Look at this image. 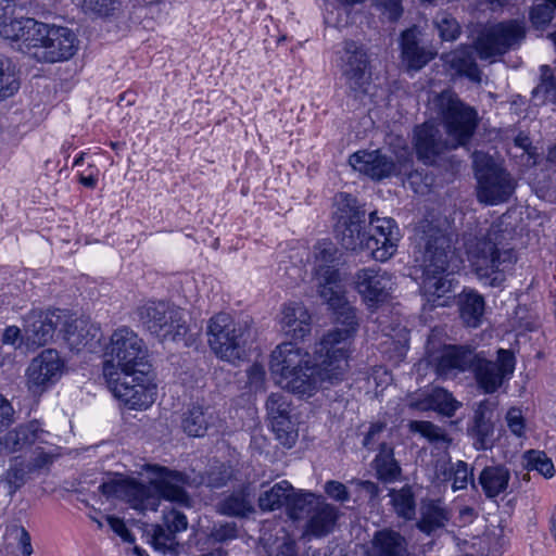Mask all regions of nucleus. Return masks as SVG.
I'll use <instances>...</instances> for the list:
<instances>
[{"label": "nucleus", "instance_id": "f257e3e1", "mask_svg": "<svg viewBox=\"0 0 556 556\" xmlns=\"http://www.w3.org/2000/svg\"><path fill=\"white\" fill-rule=\"evenodd\" d=\"M148 470L156 475L148 484L135 479H114L103 482L99 490L106 497L124 500L141 513L155 511L161 500L175 503L182 507H191V497L185 488H197L205 483L211 489H220L230 478L227 469L218 467L207 472L206 477L169 470L166 467L149 465Z\"/></svg>", "mask_w": 556, "mask_h": 556}, {"label": "nucleus", "instance_id": "f03ea898", "mask_svg": "<svg viewBox=\"0 0 556 556\" xmlns=\"http://www.w3.org/2000/svg\"><path fill=\"white\" fill-rule=\"evenodd\" d=\"M437 105L447 134L446 139L438 125L426 122L415 128L414 147L417 157L432 165L437 156L447 149L466 144L477 127V112L462 102L456 94L443 91L437 98Z\"/></svg>", "mask_w": 556, "mask_h": 556}, {"label": "nucleus", "instance_id": "7ed1b4c3", "mask_svg": "<svg viewBox=\"0 0 556 556\" xmlns=\"http://www.w3.org/2000/svg\"><path fill=\"white\" fill-rule=\"evenodd\" d=\"M308 354L292 342L278 345L271 353L269 366L276 383L292 393L312 395L318 388H328L344 379L340 365L319 355L317 345L313 366L308 365Z\"/></svg>", "mask_w": 556, "mask_h": 556}, {"label": "nucleus", "instance_id": "20e7f679", "mask_svg": "<svg viewBox=\"0 0 556 556\" xmlns=\"http://www.w3.org/2000/svg\"><path fill=\"white\" fill-rule=\"evenodd\" d=\"M317 292L325 303L334 312L336 327L326 332L317 343V353L328 356L332 364L340 365L345 376L351 340L358 326L356 309L346 301L340 274L332 268H321L317 276Z\"/></svg>", "mask_w": 556, "mask_h": 556}, {"label": "nucleus", "instance_id": "39448f33", "mask_svg": "<svg viewBox=\"0 0 556 556\" xmlns=\"http://www.w3.org/2000/svg\"><path fill=\"white\" fill-rule=\"evenodd\" d=\"M451 252V240L443 229L427 219L415 228L413 257L422 271L425 293L440 296L450 288L444 278Z\"/></svg>", "mask_w": 556, "mask_h": 556}, {"label": "nucleus", "instance_id": "423d86ee", "mask_svg": "<svg viewBox=\"0 0 556 556\" xmlns=\"http://www.w3.org/2000/svg\"><path fill=\"white\" fill-rule=\"evenodd\" d=\"M103 376L112 379L114 376L127 372L144 374L149 369L148 350L141 338L128 327L117 328L111 336L104 351Z\"/></svg>", "mask_w": 556, "mask_h": 556}, {"label": "nucleus", "instance_id": "0eeeda50", "mask_svg": "<svg viewBox=\"0 0 556 556\" xmlns=\"http://www.w3.org/2000/svg\"><path fill=\"white\" fill-rule=\"evenodd\" d=\"M142 328L161 341H177L188 332L186 312L167 301H147L136 309Z\"/></svg>", "mask_w": 556, "mask_h": 556}, {"label": "nucleus", "instance_id": "6e6552de", "mask_svg": "<svg viewBox=\"0 0 556 556\" xmlns=\"http://www.w3.org/2000/svg\"><path fill=\"white\" fill-rule=\"evenodd\" d=\"M334 204L337 238L345 250L363 251L364 245L375 243L372 239L366 241L368 238L367 212L353 195L341 192L334 197Z\"/></svg>", "mask_w": 556, "mask_h": 556}, {"label": "nucleus", "instance_id": "1a4fd4ad", "mask_svg": "<svg viewBox=\"0 0 556 556\" xmlns=\"http://www.w3.org/2000/svg\"><path fill=\"white\" fill-rule=\"evenodd\" d=\"M349 163L355 170L378 181L392 176L407 175L410 185L415 188L417 180H421L420 173L410 172L412 157L409 155L395 163L392 157L381 153L380 150H362L353 153Z\"/></svg>", "mask_w": 556, "mask_h": 556}, {"label": "nucleus", "instance_id": "9d476101", "mask_svg": "<svg viewBox=\"0 0 556 556\" xmlns=\"http://www.w3.org/2000/svg\"><path fill=\"white\" fill-rule=\"evenodd\" d=\"M38 41L29 55L39 62L55 63L71 59L78 46L75 33L63 26L42 23L38 33Z\"/></svg>", "mask_w": 556, "mask_h": 556}, {"label": "nucleus", "instance_id": "9b49d317", "mask_svg": "<svg viewBox=\"0 0 556 556\" xmlns=\"http://www.w3.org/2000/svg\"><path fill=\"white\" fill-rule=\"evenodd\" d=\"M207 342L217 357L233 362L243 349L242 327L227 313L212 316L206 326Z\"/></svg>", "mask_w": 556, "mask_h": 556}, {"label": "nucleus", "instance_id": "f8f14e48", "mask_svg": "<svg viewBox=\"0 0 556 556\" xmlns=\"http://www.w3.org/2000/svg\"><path fill=\"white\" fill-rule=\"evenodd\" d=\"M437 372L440 377L451 378L458 371L470 370L475 374L479 388L486 393V357L484 352L475 353L463 346H447L437 359Z\"/></svg>", "mask_w": 556, "mask_h": 556}, {"label": "nucleus", "instance_id": "ddd939ff", "mask_svg": "<svg viewBox=\"0 0 556 556\" xmlns=\"http://www.w3.org/2000/svg\"><path fill=\"white\" fill-rule=\"evenodd\" d=\"M341 72L345 85L355 98L365 94L371 80L369 56L365 47L354 40L343 42Z\"/></svg>", "mask_w": 556, "mask_h": 556}, {"label": "nucleus", "instance_id": "4468645a", "mask_svg": "<svg viewBox=\"0 0 556 556\" xmlns=\"http://www.w3.org/2000/svg\"><path fill=\"white\" fill-rule=\"evenodd\" d=\"M147 372H127L106 379L115 397L130 408H147L154 402V387L146 384Z\"/></svg>", "mask_w": 556, "mask_h": 556}, {"label": "nucleus", "instance_id": "2eb2a0df", "mask_svg": "<svg viewBox=\"0 0 556 556\" xmlns=\"http://www.w3.org/2000/svg\"><path fill=\"white\" fill-rule=\"evenodd\" d=\"M353 282L356 291L369 307L386 302L395 286L394 276L380 267H366L358 269Z\"/></svg>", "mask_w": 556, "mask_h": 556}, {"label": "nucleus", "instance_id": "dca6fc26", "mask_svg": "<svg viewBox=\"0 0 556 556\" xmlns=\"http://www.w3.org/2000/svg\"><path fill=\"white\" fill-rule=\"evenodd\" d=\"M64 362L53 349L43 350L34 357L26 370L27 387L33 393H41L62 376Z\"/></svg>", "mask_w": 556, "mask_h": 556}, {"label": "nucleus", "instance_id": "f3484780", "mask_svg": "<svg viewBox=\"0 0 556 556\" xmlns=\"http://www.w3.org/2000/svg\"><path fill=\"white\" fill-rule=\"evenodd\" d=\"M492 140L503 142L507 155L522 168L534 167L539 162L538 149L526 131L514 127L489 129V141Z\"/></svg>", "mask_w": 556, "mask_h": 556}, {"label": "nucleus", "instance_id": "a211bd4d", "mask_svg": "<svg viewBox=\"0 0 556 556\" xmlns=\"http://www.w3.org/2000/svg\"><path fill=\"white\" fill-rule=\"evenodd\" d=\"M65 312L61 309H31L23 318V330L28 343L40 346L48 343L60 330Z\"/></svg>", "mask_w": 556, "mask_h": 556}, {"label": "nucleus", "instance_id": "6ab92c4d", "mask_svg": "<svg viewBox=\"0 0 556 556\" xmlns=\"http://www.w3.org/2000/svg\"><path fill=\"white\" fill-rule=\"evenodd\" d=\"M60 332L68 348L76 352L85 349L94 352L102 338L101 329L97 324L87 318L73 319L66 312Z\"/></svg>", "mask_w": 556, "mask_h": 556}, {"label": "nucleus", "instance_id": "aec40b11", "mask_svg": "<svg viewBox=\"0 0 556 556\" xmlns=\"http://www.w3.org/2000/svg\"><path fill=\"white\" fill-rule=\"evenodd\" d=\"M188 528V520L184 513L176 508L163 510L161 525L153 526L151 543L153 547L163 553L177 552L178 541L176 534Z\"/></svg>", "mask_w": 556, "mask_h": 556}, {"label": "nucleus", "instance_id": "412c9836", "mask_svg": "<svg viewBox=\"0 0 556 556\" xmlns=\"http://www.w3.org/2000/svg\"><path fill=\"white\" fill-rule=\"evenodd\" d=\"M266 409L273 430L283 445L291 447L296 434L290 420V402L282 393H271L266 402Z\"/></svg>", "mask_w": 556, "mask_h": 556}, {"label": "nucleus", "instance_id": "4be33fe9", "mask_svg": "<svg viewBox=\"0 0 556 556\" xmlns=\"http://www.w3.org/2000/svg\"><path fill=\"white\" fill-rule=\"evenodd\" d=\"M526 37L523 22L509 20L489 27V59L506 53Z\"/></svg>", "mask_w": 556, "mask_h": 556}, {"label": "nucleus", "instance_id": "5701e85b", "mask_svg": "<svg viewBox=\"0 0 556 556\" xmlns=\"http://www.w3.org/2000/svg\"><path fill=\"white\" fill-rule=\"evenodd\" d=\"M481 60L486 59V39L481 34L475 40V47H465L457 49L445 55V61L458 74L467 76L472 81L481 80V72L476 63V56Z\"/></svg>", "mask_w": 556, "mask_h": 556}, {"label": "nucleus", "instance_id": "b1692460", "mask_svg": "<svg viewBox=\"0 0 556 556\" xmlns=\"http://www.w3.org/2000/svg\"><path fill=\"white\" fill-rule=\"evenodd\" d=\"M364 553L365 556H412L406 538L392 528L375 531Z\"/></svg>", "mask_w": 556, "mask_h": 556}, {"label": "nucleus", "instance_id": "393cba45", "mask_svg": "<svg viewBox=\"0 0 556 556\" xmlns=\"http://www.w3.org/2000/svg\"><path fill=\"white\" fill-rule=\"evenodd\" d=\"M518 179L504 166L489 156V205L506 203L514 195Z\"/></svg>", "mask_w": 556, "mask_h": 556}, {"label": "nucleus", "instance_id": "a878e982", "mask_svg": "<svg viewBox=\"0 0 556 556\" xmlns=\"http://www.w3.org/2000/svg\"><path fill=\"white\" fill-rule=\"evenodd\" d=\"M369 227L368 235L383 237V247H380V249L376 248L374 260L378 262L388 261L396 252L402 237L395 220L389 217L380 218L376 212H371L369 214Z\"/></svg>", "mask_w": 556, "mask_h": 556}, {"label": "nucleus", "instance_id": "bb28decb", "mask_svg": "<svg viewBox=\"0 0 556 556\" xmlns=\"http://www.w3.org/2000/svg\"><path fill=\"white\" fill-rule=\"evenodd\" d=\"M451 517V511L441 500L425 498L419 505V519L416 522V528L431 536L444 529Z\"/></svg>", "mask_w": 556, "mask_h": 556}, {"label": "nucleus", "instance_id": "cd10ccee", "mask_svg": "<svg viewBox=\"0 0 556 556\" xmlns=\"http://www.w3.org/2000/svg\"><path fill=\"white\" fill-rule=\"evenodd\" d=\"M40 22L34 18H18L3 22L0 24V36L4 39L21 42V50L29 55L36 41H38V33L41 27Z\"/></svg>", "mask_w": 556, "mask_h": 556}, {"label": "nucleus", "instance_id": "c85d7f7f", "mask_svg": "<svg viewBox=\"0 0 556 556\" xmlns=\"http://www.w3.org/2000/svg\"><path fill=\"white\" fill-rule=\"evenodd\" d=\"M46 434L47 431L41 428L40 422L38 420H31L8 431L4 437L1 438V443L8 452L16 453L33 444L45 443Z\"/></svg>", "mask_w": 556, "mask_h": 556}, {"label": "nucleus", "instance_id": "c756f323", "mask_svg": "<svg viewBox=\"0 0 556 556\" xmlns=\"http://www.w3.org/2000/svg\"><path fill=\"white\" fill-rule=\"evenodd\" d=\"M281 314V328L288 337L300 340L311 332V314L302 303L285 305Z\"/></svg>", "mask_w": 556, "mask_h": 556}, {"label": "nucleus", "instance_id": "7c9ffc66", "mask_svg": "<svg viewBox=\"0 0 556 556\" xmlns=\"http://www.w3.org/2000/svg\"><path fill=\"white\" fill-rule=\"evenodd\" d=\"M30 475L31 467L23 457H11L8 467L0 475V493L12 500L30 479Z\"/></svg>", "mask_w": 556, "mask_h": 556}, {"label": "nucleus", "instance_id": "2f4dec72", "mask_svg": "<svg viewBox=\"0 0 556 556\" xmlns=\"http://www.w3.org/2000/svg\"><path fill=\"white\" fill-rule=\"evenodd\" d=\"M338 517V508L323 500L308 516L304 535L317 539L328 535L333 531Z\"/></svg>", "mask_w": 556, "mask_h": 556}, {"label": "nucleus", "instance_id": "473e14b6", "mask_svg": "<svg viewBox=\"0 0 556 556\" xmlns=\"http://www.w3.org/2000/svg\"><path fill=\"white\" fill-rule=\"evenodd\" d=\"M401 48L403 62L408 70L419 71L428 64L435 55L429 49L420 47L414 29H406L402 33Z\"/></svg>", "mask_w": 556, "mask_h": 556}, {"label": "nucleus", "instance_id": "72a5a7b5", "mask_svg": "<svg viewBox=\"0 0 556 556\" xmlns=\"http://www.w3.org/2000/svg\"><path fill=\"white\" fill-rule=\"evenodd\" d=\"M216 420L217 417L212 408L192 406L184 414L182 428L190 437H203Z\"/></svg>", "mask_w": 556, "mask_h": 556}, {"label": "nucleus", "instance_id": "f704fd0d", "mask_svg": "<svg viewBox=\"0 0 556 556\" xmlns=\"http://www.w3.org/2000/svg\"><path fill=\"white\" fill-rule=\"evenodd\" d=\"M515 262L516 255L511 249H493L489 257V286H502Z\"/></svg>", "mask_w": 556, "mask_h": 556}, {"label": "nucleus", "instance_id": "c9c22d12", "mask_svg": "<svg viewBox=\"0 0 556 556\" xmlns=\"http://www.w3.org/2000/svg\"><path fill=\"white\" fill-rule=\"evenodd\" d=\"M459 314L464 324L468 327H478L484 314V298L473 290L463 291L459 295Z\"/></svg>", "mask_w": 556, "mask_h": 556}, {"label": "nucleus", "instance_id": "e433bc0d", "mask_svg": "<svg viewBox=\"0 0 556 556\" xmlns=\"http://www.w3.org/2000/svg\"><path fill=\"white\" fill-rule=\"evenodd\" d=\"M515 356L511 351L500 349L495 363L489 362V393L495 392L504 380L514 372Z\"/></svg>", "mask_w": 556, "mask_h": 556}, {"label": "nucleus", "instance_id": "4c0bfd02", "mask_svg": "<svg viewBox=\"0 0 556 556\" xmlns=\"http://www.w3.org/2000/svg\"><path fill=\"white\" fill-rule=\"evenodd\" d=\"M323 500L311 492L302 490L292 492L287 504L288 516L293 520L308 518Z\"/></svg>", "mask_w": 556, "mask_h": 556}, {"label": "nucleus", "instance_id": "58836bf2", "mask_svg": "<svg viewBox=\"0 0 556 556\" xmlns=\"http://www.w3.org/2000/svg\"><path fill=\"white\" fill-rule=\"evenodd\" d=\"M379 479L386 482L395 481L401 476V467L394 458L393 447L384 442L379 443V453L374 459Z\"/></svg>", "mask_w": 556, "mask_h": 556}, {"label": "nucleus", "instance_id": "ea45409f", "mask_svg": "<svg viewBox=\"0 0 556 556\" xmlns=\"http://www.w3.org/2000/svg\"><path fill=\"white\" fill-rule=\"evenodd\" d=\"M292 485L283 480L277 482L268 490H264L258 496V506L263 511H273L287 506Z\"/></svg>", "mask_w": 556, "mask_h": 556}, {"label": "nucleus", "instance_id": "a19ab883", "mask_svg": "<svg viewBox=\"0 0 556 556\" xmlns=\"http://www.w3.org/2000/svg\"><path fill=\"white\" fill-rule=\"evenodd\" d=\"M389 495L391 496L393 510L399 518L404 520H413L415 518L416 501L412 486L404 485L399 490L391 489Z\"/></svg>", "mask_w": 556, "mask_h": 556}, {"label": "nucleus", "instance_id": "79ce46f5", "mask_svg": "<svg viewBox=\"0 0 556 556\" xmlns=\"http://www.w3.org/2000/svg\"><path fill=\"white\" fill-rule=\"evenodd\" d=\"M420 409H433L445 416H453L459 406V403L453 397L452 393L445 389H434L427 400L417 405Z\"/></svg>", "mask_w": 556, "mask_h": 556}, {"label": "nucleus", "instance_id": "37998d69", "mask_svg": "<svg viewBox=\"0 0 556 556\" xmlns=\"http://www.w3.org/2000/svg\"><path fill=\"white\" fill-rule=\"evenodd\" d=\"M469 266L479 278L486 277V240L468 239L465 243Z\"/></svg>", "mask_w": 556, "mask_h": 556}, {"label": "nucleus", "instance_id": "c03bdc74", "mask_svg": "<svg viewBox=\"0 0 556 556\" xmlns=\"http://www.w3.org/2000/svg\"><path fill=\"white\" fill-rule=\"evenodd\" d=\"M409 430L420 433L437 447L447 448L452 443V439L447 433L441 427L432 424L431 421L413 420L409 422Z\"/></svg>", "mask_w": 556, "mask_h": 556}, {"label": "nucleus", "instance_id": "a18cd8bd", "mask_svg": "<svg viewBox=\"0 0 556 556\" xmlns=\"http://www.w3.org/2000/svg\"><path fill=\"white\" fill-rule=\"evenodd\" d=\"M20 88V80L13 62L0 56V100L12 97Z\"/></svg>", "mask_w": 556, "mask_h": 556}, {"label": "nucleus", "instance_id": "49530a36", "mask_svg": "<svg viewBox=\"0 0 556 556\" xmlns=\"http://www.w3.org/2000/svg\"><path fill=\"white\" fill-rule=\"evenodd\" d=\"M217 510L226 516L244 517L253 510V507L244 494L235 493L219 502Z\"/></svg>", "mask_w": 556, "mask_h": 556}, {"label": "nucleus", "instance_id": "de8ad7c7", "mask_svg": "<svg viewBox=\"0 0 556 556\" xmlns=\"http://www.w3.org/2000/svg\"><path fill=\"white\" fill-rule=\"evenodd\" d=\"M485 413H486V402L481 401L478 407L475 410L472 422L468 427V434L473 439V445L477 450L485 448V438H486V421H485Z\"/></svg>", "mask_w": 556, "mask_h": 556}, {"label": "nucleus", "instance_id": "09e8293b", "mask_svg": "<svg viewBox=\"0 0 556 556\" xmlns=\"http://www.w3.org/2000/svg\"><path fill=\"white\" fill-rule=\"evenodd\" d=\"M556 16V0H543L530 8L529 20L535 29H545Z\"/></svg>", "mask_w": 556, "mask_h": 556}, {"label": "nucleus", "instance_id": "8fccbe9b", "mask_svg": "<svg viewBox=\"0 0 556 556\" xmlns=\"http://www.w3.org/2000/svg\"><path fill=\"white\" fill-rule=\"evenodd\" d=\"M508 517L509 511L505 510L504 513H501V516L494 520V522H496V526H494V529L491 532H489V556L502 555L503 549L507 544L504 530Z\"/></svg>", "mask_w": 556, "mask_h": 556}, {"label": "nucleus", "instance_id": "3c124183", "mask_svg": "<svg viewBox=\"0 0 556 556\" xmlns=\"http://www.w3.org/2000/svg\"><path fill=\"white\" fill-rule=\"evenodd\" d=\"M526 468L536 470L545 478H552L555 473L554 464L544 452L530 450L525 453Z\"/></svg>", "mask_w": 556, "mask_h": 556}, {"label": "nucleus", "instance_id": "603ef678", "mask_svg": "<svg viewBox=\"0 0 556 556\" xmlns=\"http://www.w3.org/2000/svg\"><path fill=\"white\" fill-rule=\"evenodd\" d=\"M314 255H315V262H316L314 281H315V287L317 288V276H318L319 269L332 268L333 270H336L339 274L338 269H336L334 266L332 265V263L337 258L336 257L337 250L332 243L321 242V243H318L315 245Z\"/></svg>", "mask_w": 556, "mask_h": 556}, {"label": "nucleus", "instance_id": "864d4df0", "mask_svg": "<svg viewBox=\"0 0 556 556\" xmlns=\"http://www.w3.org/2000/svg\"><path fill=\"white\" fill-rule=\"evenodd\" d=\"M475 176L477 178V198L482 204H486V154L476 151L472 154Z\"/></svg>", "mask_w": 556, "mask_h": 556}, {"label": "nucleus", "instance_id": "5fc2aeb1", "mask_svg": "<svg viewBox=\"0 0 556 556\" xmlns=\"http://www.w3.org/2000/svg\"><path fill=\"white\" fill-rule=\"evenodd\" d=\"M447 464H444L441 468L437 467V472L442 473L443 480H453V490H462L467 486L468 483V467L467 464L458 460L455 468H446Z\"/></svg>", "mask_w": 556, "mask_h": 556}, {"label": "nucleus", "instance_id": "6e6d98bb", "mask_svg": "<svg viewBox=\"0 0 556 556\" xmlns=\"http://www.w3.org/2000/svg\"><path fill=\"white\" fill-rule=\"evenodd\" d=\"M510 479L509 470L504 466L489 468V497L504 492Z\"/></svg>", "mask_w": 556, "mask_h": 556}, {"label": "nucleus", "instance_id": "4d7b16f0", "mask_svg": "<svg viewBox=\"0 0 556 556\" xmlns=\"http://www.w3.org/2000/svg\"><path fill=\"white\" fill-rule=\"evenodd\" d=\"M118 0H84L83 9L85 12L93 13L99 16H110L119 10Z\"/></svg>", "mask_w": 556, "mask_h": 556}, {"label": "nucleus", "instance_id": "13d9d810", "mask_svg": "<svg viewBox=\"0 0 556 556\" xmlns=\"http://www.w3.org/2000/svg\"><path fill=\"white\" fill-rule=\"evenodd\" d=\"M435 25L443 40L453 41L457 39L460 34V27L457 21L445 13L437 16Z\"/></svg>", "mask_w": 556, "mask_h": 556}, {"label": "nucleus", "instance_id": "bf43d9fd", "mask_svg": "<svg viewBox=\"0 0 556 556\" xmlns=\"http://www.w3.org/2000/svg\"><path fill=\"white\" fill-rule=\"evenodd\" d=\"M211 538L216 542H226L233 540L238 535V527L236 522L215 523L211 530Z\"/></svg>", "mask_w": 556, "mask_h": 556}, {"label": "nucleus", "instance_id": "052dcab7", "mask_svg": "<svg viewBox=\"0 0 556 556\" xmlns=\"http://www.w3.org/2000/svg\"><path fill=\"white\" fill-rule=\"evenodd\" d=\"M269 556H299L296 542L289 534H285L277 540V545Z\"/></svg>", "mask_w": 556, "mask_h": 556}, {"label": "nucleus", "instance_id": "680f3d73", "mask_svg": "<svg viewBox=\"0 0 556 556\" xmlns=\"http://www.w3.org/2000/svg\"><path fill=\"white\" fill-rule=\"evenodd\" d=\"M325 493L332 500L337 502H348L350 500V493L348 491V488L345 484L336 481L330 480L327 481L324 486Z\"/></svg>", "mask_w": 556, "mask_h": 556}, {"label": "nucleus", "instance_id": "e2e57ef3", "mask_svg": "<svg viewBox=\"0 0 556 556\" xmlns=\"http://www.w3.org/2000/svg\"><path fill=\"white\" fill-rule=\"evenodd\" d=\"M265 369L261 364H253L247 370L248 383L251 389L257 391L261 390L265 382Z\"/></svg>", "mask_w": 556, "mask_h": 556}, {"label": "nucleus", "instance_id": "0e129e2a", "mask_svg": "<svg viewBox=\"0 0 556 556\" xmlns=\"http://www.w3.org/2000/svg\"><path fill=\"white\" fill-rule=\"evenodd\" d=\"M534 99H541L543 103L549 102L556 104V83L539 84L532 90Z\"/></svg>", "mask_w": 556, "mask_h": 556}, {"label": "nucleus", "instance_id": "69168bd1", "mask_svg": "<svg viewBox=\"0 0 556 556\" xmlns=\"http://www.w3.org/2000/svg\"><path fill=\"white\" fill-rule=\"evenodd\" d=\"M15 410L12 404L0 394V432L10 427L15 418Z\"/></svg>", "mask_w": 556, "mask_h": 556}, {"label": "nucleus", "instance_id": "338daca9", "mask_svg": "<svg viewBox=\"0 0 556 556\" xmlns=\"http://www.w3.org/2000/svg\"><path fill=\"white\" fill-rule=\"evenodd\" d=\"M376 3L390 21H397L403 13L402 0H376Z\"/></svg>", "mask_w": 556, "mask_h": 556}, {"label": "nucleus", "instance_id": "774afa93", "mask_svg": "<svg viewBox=\"0 0 556 556\" xmlns=\"http://www.w3.org/2000/svg\"><path fill=\"white\" fill-rule=\"evenodd\" d=\"M507 425L510 431L517 437H521L525 430V422L521 412L517 408H510L506 415Z\"/></svg>", "mask_w": 556, "mask_h": 556}]
</instances>
